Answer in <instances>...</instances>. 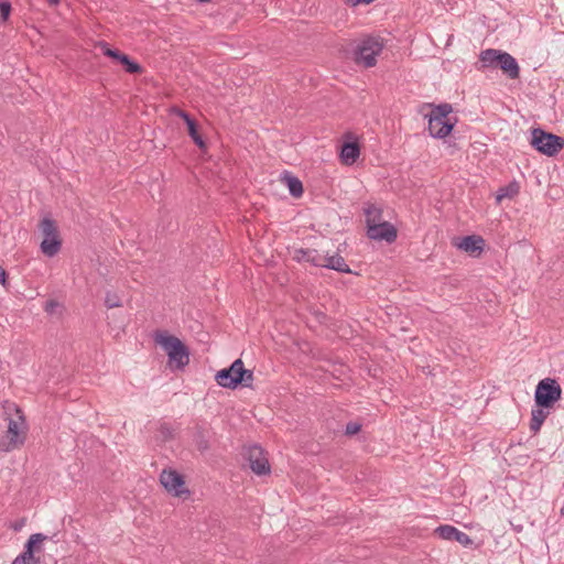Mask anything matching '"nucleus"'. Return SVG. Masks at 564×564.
<instances>
[{
  "label": "nucleus",
  "instance_id": "19",
  "mask_svg": "<svg viewBox=\"0 0 564 564\" xmlns=\"http://www.w3.org/2000/svg\"><path fill=\"white\" fill-rule=\"evenodd\" d=\"M46 540H48V536L43 533L31 534L24 544L23 552L28 554V556H36L35 553L42 552V544Z\"/></svg>",
  "mask_w": 564,
  "mask_h": 564
},
{
  "label": "nucleus",
  "instance_id": "15",
  "mask_svg": "<svg viewBox=\"0 0 564 564\" xmlns=\"http://www.w3.org/2000/svg\"><path fill=\"white\" fill-rule=\"evenodd\" d=\"M426 118L429 119L427 129L430 135L434 139H444L445 137L451 134V132L454 129L455 123L451 121L437 120L436 118L434 119L433 117Z\"/></svg>",
  "mask_w": 564,
  "mask_h": 564
},
{
  "label": "nucleus",
  "instance_id": "28",
  "mask_svg": "<svg viewBox=\"0 0 564 564\" xmlns=\"http://www.w3.org/2000/svg\"><path fill=\"white\" fill-rule=\"evenodd\" d=\"M361 427H362L361 423L356 422V421H350L346 424L344 434L346 436H354L361 431Z\"/></svg>",
  "mask_w": 564,
  "mask_h": 564
},
{
  "label": "nucleus",
  "instance_id": "34",
  "mask_svg": "<svg viewBox=\"0 0 564 564\" xmlns=\"http://www.w3.org/2000/svg\"><path fill=\"white\" fill-rule=\"evenodd\" d=\"M159 431L165 440L173 437V429L166 423L161 424Z\"/></svg>",
  "mask_w": 564,
  "mask_h": 564
},
{
  "label": "nucleus",
  "instance_id": "17",
  "mask_svg": "<svg viewBox=\"0 0 564 564\" xmlns=\"http://www.w3.org/2000/svg\"><path fill=\"white\" fill-rule=\"evenodd\" d=\"M180 117L185 121V123L187 126L188 135L192 138L194 143L199 149H205L206 142L198 131L197 122L187 112L182 111V110L180 111Z\"/></svg>",
  "mask_w": 564,
  "mask_h": 564
},
{
  "label": "nucleus",
  "instance_id": "4",
  "mask_svg": "<svg viewBox=\"0 0 564 564\" xmlns=\"http://www.w3.org/2000/svg\"><path fill=\"white\" fill-rule=\"evenodd\" d=\"M39 228L44 237L40 245L42 253L50 258L56 256L62 248V239L55 220L44 217Z\"/></svg>",
  "mask_w": 564,
  "mask_h": 564
},
{
  "label": "nucleus",
  "instance_id": "16",
  "mask_svg": "<svg viewBox=\"0 0 564 564\" xmlns=\"http://www.w3.org/2000/svg\"><path fill=\"white\" fill-rule=\"evenodd\" d=\"M293 260L296 262H308L314 267L321 268L324 259L316 249L299 248L294 250Z\"/></svg>",
  "mask_w": 564,
  "mask_h": 564
},
{
  "label": "nucleus",
  "instance_id": "12",
  "mask_svg": "<svg viewBox=\"0 0 564 564\" xmlns=\"http://www.w3.org/2000/svg\"><path fill=\"white\" fill-rule=\"evenodd\" d=\"M242 364L243 361L238 358L229 367L218 370L215 376L216 382L223 388L236 389L231 380L235 381L241 377L240 371L242 370Z\"/></svg>",
  "mask_w": 564,
  "mask_h": 564
},
{
  "label": "nucleus",
  "instance_id": "6",
  "mask_svg": "<svg viewBox=\"0 0 564 564\" xmlns=\"http://www.w3.org/2000/svg\"><path fill=\"white\" fill-rule=\"evenodd\" d=\"M562 388L553 378H544L539 381L534 391V402L540 408H553L561 400Z\"/></svg>",
  "mask_w": 564,
  "mask_h": 564
},
{
  "label": "nucleus",
  "instance_id": "13",
  "mask_svg": "<svg viewBox=\"0 0 564 564\" xmlns=\"http://www.w3.org/2000/svg\"><path fill=\"white\" fill-rule=\"evenodd\" d=\"M453 245L470 256L478 257L484 250L485 239L478 235H469L453 241Z\"/></svg>",
  "mask_w": 564,
  "mask_h": 564
},
{
  "label": "nucleus",
  "instance_id": "37",
  "mask_svg": "<svg viewBox=\"0 0 564 564\" xmlns=\"http://www.w3.org/2000/svg\"><path fill=\"white\" fill-rule=\"evenodd\" d=\"M375 0H345V3L351 7H356L358 4H370Z\"/></svg>",
  "mask_w": 564,
  "mask_h": 564
},
{
  "label": "nucleus",
  "instance_id": "7",
  "mask_svg": "<svg viewBox=\"0 0 564 564\" xmlns=\"http://www.w3.org/2000/svg\"><path fill=\"white\" fill-rule=\"evenodd\" d=\"M383 43L380 37L368 36L364 39L355 51V61L365 67H373L377 56L382 52Z\"/></svg>",
  "mask_w": 564,
  "mask_h": 564
},
{
  "label": "nucleus",
  "instance_id": "24",
  "mask_svg": "<svg viewBox=\"0 0 564 564\" xmlns=\"http://www.w3.org/2000/svg\"><path fill=\"white\" fill-rule=\"evenodd\" d=\"M367 229L370 225L382 221V209L373 204H369L365 208Z\"/></svg>",
  "mask_w": 564,
  "mask_h": 564
},
{
  "label": "nucleus",
  "instance_id": "39",
  "mask_svg": "<svg viewBox=\"0 0 564 564\" xmlns=\"http://www.w3.org/2000/svg\"><path fill=\"white\" fill-rule=\"evenodd\" d=\"M61 0H48L50 6H57Z\"/></svg>",
  "mask_w": 564,
  "mask_h": 564
},
{
  "label": "nucleus",
  "instance_id": "27",
  "mask_svg": "<svg viewBox=\"0 0 564 564\" xmlns=\"http://www.w3.org/2000/svg\"><path fill=\"white\" fill-rule=\"evenodd\" d=\"M11 564H41L40 556H28L24 552L19 554Z\"/></svg>",
  "mask_w": 564,
  "mask_h": 564
},
{
  "label": "nucleus",
  "instance_id": "36",
  "mask_svg": "<svg viewBox=\"0 0 564 564\" xmlns=\"http://www.w3.org/2000/svg\"><path fill=\"white\" fill-rule=\"evenodd\" d=\"M8 272L0 265V284L3 288H8L9 281H8Z\"/></svg>",
  "mask_w": 564,
  "mask_h": 564
},
{
  "label": "nucleus",
  "instance_id": "1",
  "mask_svg": "<svg viewBox=\"0 0 564 564\" xmlns=\"http://www.w3.org/2000/svg\"><path fill=\"white\" fill-rule=\"evenodd\" d=\"M2 408L7 415L8 429L0 440V451L8 453L24 445L29 425L23 411L14 402L4 401Z\"/></svg>",
  "mask_w": 564,
  "mask_h": 564
},
{
  "label": "nucleus",
  "instance_id": "33",
  "mask_svg": "<svg viewBox=\"0 0 564 564\" xmlns=\"http://www.w3.org/2000/svg\"><path fill=\"white\" fill-rule=\"evenodd\" d=\"M61 304L56 300H48L44 304V311L47 314H54L56 312V308H58Z\"/></svg>",
  "mask_w": 564,
  "mask_h": 564
},
{
  "label": "nucleus",
  "instance_id": "10",
  "mask_svg": "<svg viewBox=\"0 0 564 564\" xmlns=\"http://www.w3.org/2000/svg\"><path fill=\"white\" fill-rule=\"evenodd\" d=\"M434 533L443 540L456 541L460 545L470 549H477L474 540L465 532L449 524H442L434 530Z\"/></svg>",
  "mask_w": 564,
  "mask_h": 564
},
{
  "label": "nucleus",
  "instance_id": "5",
  "mask_svg": "<svg viewBox=\"0 0 564 564\" xmlns=\"http://www.w3.org/2000/svg\"><path fill=\"white\" fill-rule=\"evenodd\" d=\"M531 145L546 156H554L564 148V138L541 128L532 130Z\"/></svg>",
  "mask_w": 564,
  "mask_h": 564
},
{
  "label": "nucleus",
  "instance_id": "3",
  "mask_svg": "<svg viewBox=\"0 0 564 564\" xmlns=\"http://www.w3.org/2000/svg\"><path fill=\"white\" fill-rule=\"evenodd\" d=\"M479 61L482 68L500 69L510 79H517L520 76L519 64L508 52L487 48L480 52Z\"/></svg>",
  "mask_w": 564,
  "mask_h": 564
},
{
  "label": "nucleus",
  "instance_id": "38",
  "mask_svg": "<svg viewBox=\"0 0 564 564\" xmlns=\"http://www.w3.org/2000/svg\"><path fill=\"white\" fill-rule=\"evenodd\" d=\"M124 55H126L124 53H122L121 51H118L113 57V61H116L117 63H120L122 61V58L124 57Z\"/></svg>",
  "mask_w": 564,
  "mask_h": 564
},
{
  "label": "nucleus",
  "instance_id": "32",
  "mask_svg": "<svg viewBox=\"0 0 564 564\" xmlns=\"http://www.w3.org/2000/svg\"><path fill=\"white\" fill-rule=\"evenodd\" d=\"M99 46L101 47L102 54L112 59H113L115 55L117 54V52L119 51L117 48H111L109 46V44L105 41L99 42Z\"/></svg>",
  "mask_w": 564,
  "mask_h": 564
},
{
  "label": "nucleus",
  "instance_id": "40",
  "mask_svg": "<svg viewBox=\"0 0 564 564\" xmlns=\"http://www.w3.org/2000/svg\"><path fill=\"white\" fill-rule=\"evenodd\" d=\"M561 512H562V514L564 516V502H563V507H562V509H561Z\"/></svg>",
  "mask_w": 564,
  "mask_h": 564
},
{
  "label": "nucleus",
  "instance_id": "2",
  "mask_svg": "<svg viewBox=\"0 0 564 564\" xmlns=\"http://www.w3.org/2000/svg\"><path fill=\"white\" fill-rule=\"evenodd\" d=\"M154 341L166 352L172 370H183L188 365L189 350L180 338L164 330H158Z\"/></svg>",
  "mask_w": 564,
  "mask_h": 564
},
{
  "label": "nucleus",
  "instance_id": "25",
  "mask_svg": "<svg viewBox=\"0 0 564 564\" xmlns=\"http://www.w3.org/2000/svg\"><path fill=\"white\" fill-rule=\"evenodd\" d=\"M240 378H238L237 380H231L232 382V386L238 388L239 386L241 387H246V388H250L252 386V382H253V372L249 369H246L245 368V365L242 364V370L240 371Z\"/></svg>",
  "mask_w": 564,
  "mask_h": 564
},
{
  "label": "nucleus",
  "instance_id": "22",
  "mask_svg": "<svg viewBox=\"0 0 564 564\" xmlns=\"http://www.w3.org/2000/svg\"><path fill=\"white\" fill-rule=\"evenodd\" d=\"M429 107H432V110L429 115H425V117H433L437 120H445L451 121L448 118V115L453 111V107L451 104L444 102L440 105H427Z\"/></svg>",
  "mask_w": 564,
  "mask_h": 564
},
{
  "label": "nucleus",
  "instance_id": "8",
  "mask_svg": "<svg viewBox=\"0 0 564 564\" xmlns=\"http://www.w3.org/2000/svg\"><path fill=\"white\" fill-rule=\"evenodd\" d=\"M243 456L254 474L259 476L270 474L271 467L265 456V452L261 446L251 445L247 447Z\"/></svg>",
  "mask_w": 564,
  "mask_h": 564
},
{
  "label": "nucleus",
  "instance_id": "14",
  "mask_svg": "<svg viewBox=\"0 0 564 564\" xmlns=\"http://www.w3.org/2000/svg\"><path fill=\"white\" fill-rule=\"evenodd\" d=\"M346 140L340 145L339 156L345 165H352L360 155V145L357 139L351 134L346 135Z\"/></svg>",
  "mask_w": 564,
  "mask_h": 564
},
{
  "label": "nucleus",
  "instance_id": "9",
  "mask_svg": "<svg viewBox=\"0 0 564 564\" xmlns=\"http://www.w3.org/2000/svg\"><path fill=\"white\" fill-rule=\"evenodd\" d=\"M160 482L167 492L175 497L189 495V490L185 488L184 477L174 469H163L160 475Z\"/></svg>",
  "mask_w": 564,
  "mask_h": 564
},
{
  "label": "nucleus",
  "instance_id": "21",
  "mask_svg": "<svg viewBox=\"0 0 564 564\" xmlns=\"http://www.w3.org/2000/svg\"><path fill=\"white\" fill-rule=\"evenodd\" d=\"M550 408H540L534 405L531 410L530 430L535 434L541 430L542 424L550 414Z\"/></svg>",
  "mask_w": 564,
  "mask_h": 564
},
{
  "label": "nucleus",
  "instance_id": "20",
  "mask_svg": "<svg viewBox=\"0 0 564 564\" xmlns=\"http://www.w3.org/2000/svg\"><path fill=\"white\" fill-rule=\"evenodd\" d=\"M281 180L288 186L291 196L299 198L303 195L304 188L299 177L290 172H284Z\"/></svg>",
  "mask_w": 564,
  "mask_h": 564
},
{
  "label": "nucleus",
  "instance_id": "31",
  "mask_svg": "<svg viewBox=\"0 0 564 564\" xmlns=\"http://www.w3.org/2000/svg\"><path fill=\"white\" fill-rule=\"evenodd\" d=\"M195 442L199 451L205 452L209 448L208 441L204 438V435L202 432H197L195 436Z\"/></svg>",
  "mask_w": 564,
  "mask_h": 564
},
{
  "label": "nucleus",
  "instance_id": "11",
  "mask_svg": "<svg viewBox=\"0 0 564 564\" xmlns=\"http://www.w3.org/2000/svg\"><path fill=\"white\" fill-rule=\"evenodd\" d=\"M368 238L391 243L395 241L398 232L395 227L387 220L370 225L367 229Z\"/></svg>",
  "mask_w": 564,
  "mask_h": 564
},
{
  "label": "nucleus",
  "instance_id": "35",
  "mask_svg": "<svg viewBox=\"0 0 564 564\" xmlns=\"http://www.w3.org/2000/svg\"><path fill=\"white\" fill-rule=\"evenodd\" d=\"M25 523H26V519L21 518V519L14 521L13 523H11L10 528L13 531L18 532V531L22 530V528L25 525Z\"/></svg>",
  "mask_w": 564,
  "mask_h": 564
},
{
  "label": "nucleus",
  "instance_id": "29",
  "mask_svg": "<svg viewBox=\"0 0 564 564\" xmlns=\"http://www.w3.org/2000/svg\"><path fill=\"white\" fill-rule=\"evenodd\" d=\"M105 305L108 308H115L122 306V303L120 302L119 297L115 293H107L105 297Z\"/></svg>",
  "mask_w": 564,
  "mask_h": 564
},
{
  "label": "nucleus",
  "instance_id": "26",
  "mask_svg": "<svg viewBox=\"0 0 564 564\" xmlns=\"http://www.w3.org/2000/svg\"><path fill=\"white\" fill-rule=\"evenodd\" d=\"M119 64L122 65L124 70L129 74H140L143 70L142 66L127 54Z\"/></svg>",
  "mask_w": 564,
  "mask_h": 564
},
{
  "label": "nucleus",
  "instance_id": "30",
  "mask_svg": "<svg viewBox=\"0 0 564 564\" xmlns=\"http://www.w3.org/2000/svg\"><path fill=\"white\" fill-rule=\"evenodd\" d=\"M11 3L9 1H0V18L2 21H7L11 13Z\"/></svg>",
  "mask_w": 564,
  "mask_h": 564
},
{
  "label": "nucleus",
  "instance_id": "18",
  "mask_svg": "<svg viewBox=\"0 0 564 564\" xmlns=\"http://www.w3.org/2000/svg\"><path fill=\"white\" fill-rule=\"evenodd\" d=\"M323 264L321 268H327L330 270H335L340 273H351L349 265L346 263L345 259L336 253L333 256H323Z\"/></svg>",
  "mask_w": 564,
  "mask_h": 564
},
{
  "label": "nucleus",
  "instance_id": "23",
  "mask_svg": "<svg viewBox=\"0 0 564 564\" xmlns=\"http://www.w3.org/2000/svg\"><path fill=\"white\" fill-rule=\"evenodd\" d=\"M520 185L518 182L512 181L508 185L502 186L498 189L497 202L500 203L503 198H513L519 194Z\"/></svg>",
  "mask_w": 564,
  "mask_h": 564
}]
</instances>
